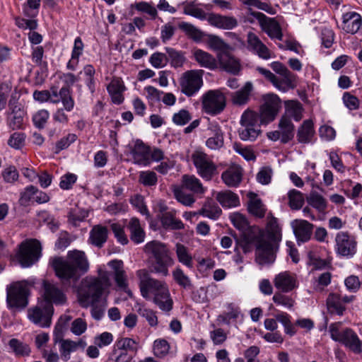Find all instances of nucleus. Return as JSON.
<instances>
[{
    "label": "nucleus",
    "mask_w": 362,
    "mask_h": 362,
    "mask_svg": "<svg viewBox=\"0 0 362 362\" xmlns=\"http://www.w3.org/2000/svg\"><path fill=\"white\" fill-rule=\"evenodd\" d=\"M199 214L211 219L216 220L221 216V209L217 204L207 202L204 204L200 210Z\"/></svg>",
    "instance_id": "nucleus-48"
},
{
    "label": "nucleus",
    "mask_w": 362,
    "mask_h": 362,
    "mask_svg": "<svg viewBox=\"0 0 362 362\" xmlns=\"http://www.w3.org/2000/svg\"><path fill=\"white\" fill-rule=\"evenodd\" d=\"M217 63L221 69L234 75L239 73L240 70V61L228 52H220L217 55Z\"/></svg>",
    "instance_id": "nucleus-21"
},
{
    "label": "nucleus",
    "mask_w": 362,
    "mask_h": 362,
    "mask_svg": "<svg viewBox=\"0 0 362 362\" xmlns=\"http://www.w3.org/2000/svg\"><path fill=\"white\" fill-rule=\"evenodd\" d=\"M362 25V18L359 13L350 11L343 14L341 28L349 34L356 33Z\"/></svg>",
    "instance_id": "nucleus-23"
},
{
    "label": "nucleus",
    "mask_w": 362,
    "mask_h": 362,
    "mask_svg": "<svg viewBox=\"0 0 362 362\" xmlns=\"http://www.w3.org/2000/svg\"><path fill=\"white\" fill-rule=\"evenodd\" d=\"M204 71L194 69L184 72L180 78L181 92L187 97L197 94L203 86Z\"/></svg>",
    "instance_id": "nucleus-9"
},
{
    "label": "nucleus",
    "mask_w": 362,
    "mask_h": 362,
    "mask_svg": "<svg viewBox=\"0 0 362 362\" xmlns=\"http://www.w3.org/2000/svg\"><path fill=\"white\" fill-rule=\"evenodd\" d=\"M110 286V274L107 271L100 269L97 277L87 276L82 281L78 293L80 305L83 308L92 306L91 315L95 320L103 317V310L98 307V303Z\"/></svg>",
    "instance_id": "nucleus-2"
},
{
    "label": "nucleus",
    "mask_w": 362,
    "mask_h": 362,
    "mask_svg": "<svg viewBox=\"0 0 362 362\" xmlns=\"http://www.w3.org/2000/svg\"><path fill=\"white\" fill-rule=\"evenodd\" d=\"M250 14L258 20L262 30L267 34L271 39L281 40L283 34L279 23L274 18H269L260 12L249 9Z\"/></svg>",
    "instance_id": "nucleus-15"
},
{
    "label": "nucleus",
    "mask_w": 362,
    "mask_h": 362,
    "mask_svg": "<svg viewBox=\"0 0 362 362\" xmlns=\"http://www.w3.org/2000/svg\"><path fill=\"white\" fill-rule=\"evenodd\" d=\"M279 129L281 135V143L287 144L293 139L295 126L287 116H281L279 122Z\"/></svg>",
    "instance_id": "nucleus-34"
},
{
    "label": "nucleus",
    "mask_w": 362,
    "mask_h": 362,
    "mask_svg": "<svg viewBox=\"0 0 362 362\" xmlns=\"http://www.w3.org/2000/svg\"><path fill=\"white\" fill-rule=\"evenodd\" d=\"M242 169L239 167H232L224 171L221 178L228 187H236L242 180Z\"/></svg>",
    "instance_id": "nucleus-36"
},
{
    "label": "nucleus",
    "mask_w": 362,
    "mask_h": 362,
    "mask_svg": "<svg viewBox=\"0 0 362 362\" xmlns=\"http://www.w3.org/2000/svg\"><path fill=\"white\" fill-rule=\"evenodd\" d=\"M240 122L238 133L241 140L254 141L261 134V124L258 113L256 112L249 109L245 110L241 116Z\"/></svg>",
    "instance_id": "nucleus-6"
},
{
    "label": "nucleus",
    "mask_w": 362,
    "mask_h": 362,
    "mask_svg": "<svg viewBox=\"0 0 362 362\" xmlns=\"http://www.w3.org/2000/svg\"><path fill=\"white\" fill-rule=\"evenodd\" d=\"M88 216V211L82 209H71L68 214L69 221L73 225L76 226L79 222L85 220Z\"/></svg>",
    "instance_id": "nucleus-57"
},
{
    "label": "nucleus",
    "mask_w": 362,
    "mask_h": 362,
    "mask_svg": "<svg viewBox=\"0 0 362 362\" xmlns=\"http://www.w3.org/2000/svg\"><path fill=\"white\" fill-rule=\"evenodd\" d=\"M191 160L197 172L205 180H210L216 173V165L209 156L202 151H195L191 155Z\"/></svg>",
    "instance_id": "nucleus-12"
},
{
    "label": "nucleus",
    "mask_w": 362,
    "mask_h": 362,
    "mask_svg": "<svg viewBox=\"0 0 362 362\" xmlns=\"http://www.w3.org/2000/svg\"><path fill=\"white\" fill-rule=\"evenodd\" d=\"M202 106L205 112L216 115L221 113L226 107V98L219 90H211L202 97Z\"/></svg>",
    "instance_id": "nucleus-13"
},
{
    "label": "nucleus",
    "mask_w": 362,
    "mask_h": 362,
    "mask_svg": "<svg viewBox=\"0 0 362 362\" xmlns=\"http://www.w3.org/2000/svg\"><path fill=\"white\" fill-rule=\"evenodd\" d=\"M60 101L62 102L64 110L71 111L74 107V100L71 95V88L68 86H63L59 92Z\"/></svg>",
    "instance_id": "nucleus-50"
},
{
    "label": "nucleus",
    "mask_w": 362,
    "mask_h": 362,
    "mask_svg": "<svg viewBox=\"0 0 362 362\" xmlns=\"http://www.w3.org/2000/svg\"><path fill=\"white\" fill-rule=\"evenodd\" d=\"M25 112L18 100L12 97L8 102L7 122L12 129H21L23 124Z\"/></svg>",
    "instance_id": "nucleus-17"
},
{
    "label": "nucleus",
    "mask_w": 362,
    "mask_h": 362,
    "mask_svg": "<svg viewBox=\"0 0 362 362\" xmlns=\"http://www.w3.org/2000/svg\"><path fill=\"white\" fill-rule=\"evenodd\" d=\"M54 309L48 301H40L28 311L29 320L40 327H49L52 323Z\"/></svg>",
    "instance_id": "nucleus-10"
},
{
    "label": "nucleus",
    "mask_w": 362,
    "mask_h": 362,
    "mask_svg": "<svg viewBox=\"0 0 362 362\" xmlns=\"http://www.w3.org/2000/svg\"><path fill=\"white\" fill-rule=\"evenodd\" d=\"M292 227L298 242L305 243L310 239L313 228L312 223L305 220H295Z\"/></svg>",
    "instance_id": "nucleus-26"
},
{
    "label": "nucleus",
    "mask_w": 362,
    "mask_h": 362,
    "mask_svg": "<svg viewBox=\"0 0 362 362\" xmlns=\"http://www.w3.org/2000/svg\"><path fill=\"white\" fill-rule=\"evenodd\" d=\"M168 54V59L170 61V64L175 68L180 67L185 62V57L182 52L175 50L171 47L165 48Z\"/></svg>",
    "instance_id": "nucleus-52"
},
{
    "label": "nucleus",
    "mask_w": 362,
    "mask_h": 362,
    "mask_svg": "<svg viewBox=\"0 0 362 362\" xmlns=\"http://www.w3.org/2000/svg\"><path fill=\"white\" fill-rule=\"evenodd\" d=\"M130 153L134 163L144 166L150 164V147L141 140L137 139L130 147Z\"/></svg>",
    "instance_id": "nucleus-19"
},
{
    "label": "nucleus",
    "mask_w": 362,
    "mask_h": 362,
    "mask_svg": "<svg viewBox=\"0 0 362 362\" xmlns=\"http://www.w3.org/2000/svg\"><path fill=\"white\" fill-rule=\"evenodd\" d=\"M45 299L42 301H48L50 304H63L66 301L64 293L54 284L47 281L43 283Z\"/></svg>",
    "instance_id": "nucleus-25"
},
{
    "label": "nucleus",
    "mask_w": 362,
    "mask_h": 362,
    "mask_svg": "<svg viewBox=\"0 0 362 362\" xmlns=\"http://www.w3.org/2000/svg\"><path fill=\"white\" fill-rule=\"evenodd\" d=\"M209 137L206 145L211 150H218L223 146V134L221 127L216 124H210L208 128Z\"/></svg>",
    "instance_id": "nucleus-28"
},
{
    "label": "nucleus",
    "mask_w": 362,
    "mask_h": 362,
    "mask_svg": "<svg viewBox=\"0 0 362 362\" xmlns=\"http://www.w3.org/2000/svg\"><path fill=\"white\" fill-rule=\"evenodd\" d=\"M303 107L300 103L296 100H291L286 103L285 113L282 116H287L288 118H293L296 122L300 121L303 117Z\"/></svg>",
    "instance_id": "nucleus-42"
},
{
    "label": "nucleus",
    "mask_w": 362,
    "mask_h": 362,
    "mask_svg": "<svg viewBox=\"0 0 362 362\" xmlns=\"http://www.w3.org/2000/svg\"><path fill=\"white\" fill-rule=\"evenodd\" d=\"M127 229L129 231L130 239L134 243L139 244L144 241L146 233L139 218H132L127 225Z\"/></svg>",
    "instance_id": "nucleus-33"
},
{
    "label": "nucleus",
    "mask_w": 362,
    "mask_h": 362,
    "mask_svg": "<svg viewBox=\"0 0 362 362\" xmlns=\"http://www.w3.org/2000/svg\"><path fill=\"white\" fill-rule=\"evenodd\" d=\"M272 300L276 305L288 309H291L295 303V300L291 297L281 293H276L273 296Z\"/></svg>",
    "instance_id": "nucleus-58"
},
{
    "label": "nucleus",
    "mask_w": 362,
    "mask_h": 362,
    "mask_svg": "<svg viewBox=\"0 0 362 362\" xmlns=\"http://www.w3.org/2000/svg\"><path fill=\"white\" fill-rule=\"evenodd\" d=\"M7 303L10 308L23 309L28 305V284L25 281L13 282L6 288Z\"/></svg>",
    "instance_id": "nucleus-7"
},
{
    "label": "nucleus",
    "mask_w": 362,
    "mask_h": 362,
    "mask_svg": "<svg viewBox=\"0 0 362 362\" xmlns=\"http://www.w3.org/2000/svg\"><path fill=\"white\" fill-rule=\"evenodd\" d=\"M160 221L162 226L166 229L180 230L184 228L182 221L175 218L174 211L163 213Z\"/></svg>",
    "instance_id": "nucleus-41"
},
{
    "label": "nucleus",
    "mask_w": 362,
    "mask_h": 362,
    "mask_svg": "<svg viewBox=\"0 0 362 362\" xmlns=\"http://www.w3.org/2000/svg\"><path fill=\"white\" fill-rule=\"evenodd\" d=\"M339 343L344 344L355 354H358L362 352V341L351 328H345L343 337Z\"/></svg>",
    "instance_id": "nucleus-27"
},
{
    "label": "nucleus",
    "mask_w": 362,
    "mask_h": 362,
    "mask_svg": "<svg viewBox=\"0 0 362 362\" xmlns=\"http://www.w3.org/2000/svg\"><path fill=\"white\" fill-rule=\"evenodd\" d=\"M195 61L202 67L214 70L218 68L217 60L209 52L200 49H195L192 52Z\"/></svg>",
    "instance_id": "nucleus-32"
},
{
    "label": "nucleus",
    "mask_w": 362,
    "mask_h": 362,
    "mask_svg": "<svg viewBox=\"0 0 362 362\" xmlns=\"http://www.w3.org/2000/svg\"><path fill=\"white\" fill-rule=\"evenodd\" d=\"M216 198L220 204L225 208L235 207L240 205L238 196L230 190L218 192Z\"/></svg>",
    "instance_id": "nucleus-38"
},
{
    "label": "nucleus",
    "mask_w": 362,
    "mask_h": 362,
    "mask_svg": "<svg viewBox=\"0 0 362 362\" xmlns=\"http://www.w3.org/2000/svg\"><path fill=\"white\" fill-rule=\"evenodd\" d=\"M139 182L146 187L155 186L158 182L157 175L153 171H141L139 175Z\"/></svg>",
    "instance_id": "nucleus-56"
},
{
    "label": "nucleus",
    "mask_w": 362,
    "mask_h": 362,
    "mask_svg": "<svg viewBox=\"0 0 362 362\" xmlns=\"http://www.w3.org/2000/svg\"><path fill=\"white\" fill-rule=\"evenodd\" d=\"M355 299L354 296L343 295L341 293H329L326 305L329 313L331 314H337L343 315L346 310V305L351 303Z\"/></svg>",
    "instance_id": "nucleus-16"
},
{
    "label": "nucleus",
    "mask_w": 362,
    "mask_h": 362,
    "mask_svg": "<svg viewBox=\"0 0 362 362\" xmlns=\"http://www.w3.org/2000/svg\"><path fill=\"white\" fill-rule=\"evenodd\" d=\"M248 210L250 214L258 218L264 216L266 209L262 201L257 198H252L248 204Z\"/></svg>",
    "instance_id": "nucleus-53"
},
{
    "label": "nucleus",
    "mask_w": 362,
    "mask_h": 362,
    "mask_svg": "<svg viewBox=\"0 0 362 362\" xmlns=\"http://www.w3.org/2000/svg\"><path fill=\"white\" fill-rule=\"evenodd\" d=\"M83 50V43L80 37H77L74 40V47L71 52V59L68 62L66 67L69 70L74 71L78 66L79 57L82 54Z\"/></svg>",
    "instance_id": "nucleus-43"
},
{
    "label": "nucleus",
    "mask_w": 362,
    "mask_h": 362,
    "mask_svg": "<svg viewBox=\"0 0 362 362\" xmlns=\"http://www.w3.org/2000/svg\"><path fill=\"white\" fill-rule=\"evenodd\" d=\"M248 241L256 245V262L260 265L269 264L274 262L275 252L281 240V228L275 218H271L267 226V234L259 228H254L247 235Z\"/></svg>",
    "instance_id": "nucleus-1"
},
{
    "label": "nucleus",
    "mask_w": 362,
    "mask_h": 362,
    "mask_svg": "<svg viewBox=\"0 0 362 362\" xmlns=\"http://www.w3.org/2000/svg\"><path fill=\"white\" fill-rule=\"evenodd\" d=\"M172 276L174 281L181 287L184 288H190L192 287V282L189 277L186 275L183 270L177 267L173 272Z\"/></svg>",
    "instance_id": "nucleus-49"
},
{
    "label": "nucleus",
    "mask_w": 362,
    "mask_h": 362,
    "mask_svg": "<svg viewBox=\"0 0 362 362\" xmlns=\"http://www.w3.org/2000/svg\"><path fill=\"white\" fill-rule=\"evenodd\" d=\"M175 252L178 261L187 267L192 269L193 267L192 257L188 252L187 248L180 244L177 243L175 246Z\"/></svg>",
    "instance_id": "nucleus-45"
},
{
    "label": "nucleus",
    "mask_w": 362,
    "mask_h": 362,
    "mask_svg": "<svg viewBox=\"0 0 362 362\" xmlns=\"http://www.w3.org/2000/svg\"><path fill=\"white\" fill-rule=\"evenodd\" d=\"M272 69L277 74L286 78L288 83H291V76H295L286 66L279 62H274L271 64Z\"/></svg>",
    "instance_id": "nucleus-63"
},
{
    "label": "nucleus",
    "mask_w": 362,
    "mask_h": 362,
    "mask_svg": "<svg viewBox=\"0 0 362 362\" xmlns=\"http://www.w3.org/2000/svg\"><path fill=\"white\" fill-rule=\"evenodd\" d=\"M206 21L210 25L222 30H233L238 25V20L234 16L215 13H209Z\"/></svg>",
    "instance_id": "nucleus-20"
},
{
    "label": "nucleus",
    "mask_w": 362,
    "mask_h": 362,
    "mask_svg": "<svg viewBox=\"0 0 362 362\" xmlns=\"http://www.w3.org/2000/svg\"><path fill=\"white\" fill-rule=\"evenodd\" d=\"M144 252L148 256L150 272L162 276H168L169 267L173 265L174 260L170 257L166 245L153 240L146 244Z\"/></svg>",
    "instance_id": "nucleus-5"
},
{
    "label": "nucleus",
    "mask_w": 362,
    "mask_h": 362,
    "mask_svg": "<svg viewBox=\"0 0 362 362\" xmlns=\"http://www.w3.org/2000/svg\"><path fill=\"white\" fill-rule=\"evenodd\" d=\"M107 91L111 96L112 101L115 104H121L124 100L123 92L125 86L121 78H113L107 87Z\"/></svg>",
    "instance_id": "nucleus-31"
},
{
    "label": "nucleus",
    "mask_w": 362,
    "mask_h": 362,
    "mask_svg": "<svg viewBox=\"0 0 362 362\" xmlns=\"http://www.w3.org/2000/svg\"><path fill=\"white\" fill-rule=\"evenodd\" d=\"M49 117V113L47 110H40L33 115V121L36 127L38 129H42L47 123Z\"/></svg>",
    "instance_id": "nucleus-64"
},
{
    "label": "nucleus",
    "mask_w": 362,
    "mask_h": 362,
    "mask_svg": "<svg viewBox=\"0 0 362 362\" xmlns=\"http://www.w3.org/2000/svg\"><path fill=\"white\" fill-rule=\"evenodd\" d=\"M183 13L185 15L193 16L199 20H206L209 13L199 8V4L196 1H185L182 3Z\"/></svg>",
    "instance_id": "nucleus-39"
},
{
    "label": "nucleus",
    "mask_w": 362,
    "mask_h": 362,
    "mask_svg": "<svg viewBox=\"0 0 362 362\" xmlns=\"http://www.w3.org/2000/svg\"><path fill=\"white\" fill-rule=\"evenodd\" d=\"M8 345L18 356H28L30 352L29 346L17 339H11L8 342Z\"/></svg>",
    "instance_id": "nucleus-51"
},
{
    "label": "nucleus",
    "mask_w": 362,
    "mask_h": 362,
    "mask_svg": "<svg viewBox=\"0 0 362 362\" xmlns=\"http://www.w3.org/2000/svg\"><path fill=\"white\" fill-rule=\"evenodd\" d=\"M181 187L191 191L193 194H203L205 191L200 180L194 175H183Z\"/></svg>",
    "instance_id": "nucleus-40"
},
{
    "label": "nucleus",
    "mask_w": 362,
    "mask_h": 362,
    "mask_svg": "<svg viewBox=\"0 0 362 362\" xmlns=\"http://www.w3.org/2000/svg\"><path fill=\"white\" fill-rule=\"evenodd\" d=\"M174 195L176 199L182 204L191 206L195 202V198L192 193H188L185 188L182 187L174 189Z\"/></svg>",
    "instance_id": "nucleus-47"
},
{
    "label": "nucleus",
    "mask_w": 362,
    "mask_h": 362,
    "mask_svg": "<svg viewBox=\"0 0 362 362\" xmlns=\"http://www.w3.org/2000/svg\"><path fill=\"white\" fill-rule=\"evenodd\" d=\"M274 284L277 289L287 293L298 286V281L296 274L290 272H283L275 276Z\"/></svg>",
    "instance_id": "nucleus-22"
},
{
    "label": "nucleus",
    "mask_w": 362,
    "mask_h": 362,
    "mask_svg": "<svg viewBox=\"0 0 362 362\" xmlns=\"http://www.w3.org/2000/svg\"><path fill=\"white\" fill-rule=\"evenodd\" d=\"M308 202L319 212H324L327 206L326 199L317 192H312L308 198Z\"/></svg>",
    "instance_id": "nucleus-54"
},
{
    "label": "nucleus",
    "mask_w": 362,
    "mask_h": 362,
    "mask_svg": "<svg viewBox=\"0 0 362 362\" xmlns=\"http://www.w3.org/2000/svg\"><path fill=\"white\" fill-rule=\"evenodd\" d=\"M228 311L220 315L219 318L223 323L229 325L231 320H235L238 318L240 310L231 303L228 305Z\"/></svg>",
    "instance_id": "nucleus-60"
},
{
    "label": "nucleus",
    "mask_w": 362,
    "mask_h": 362,
    "mask_svg": "<svg viewBox=\"0 0 362 362\" xmlns=\"http://www.w3.org/2000/svg\"><path fill=\"white\" fill-rule=\"evenodd\" d=\"M192 119L191 114L187 110L182 109L173 116V122L179 126H184Z\"/></svg>",
    "instance_id": "nucleus-62"
},
{
    "label": "nucleus",
    "mask_w": 362,
    "mask_h": 362,
    "mask_svg": "<svg viewBox=\"0 0 362 362\" xmlns=\"http://www.w3.org/2000/svg\"><path fill=\"white\" fill-rule=\"evenodd\" d=\"M108 229L102 225L94 226L90 231L88 241L97 247H102L107 242Z\"/></svg>",
    "instance_id": "nucleus-30"
},
{
    "label": "nucleus",
    "mask_w": 362,
    "mask_h": 362,
    "mask_svg": "<svg viewBox=\"0 0 362 362\" xmlns=\"http://www.w3.org/2000/svg\"><path fill=\"white\" fill-rule=\"evenodd\" d=\"M41 250V244L37 240L23 242L19 247L16 259L23 267H29L38 261Z\"/></svg>",
    "instance_id": "nucleus-8"
},
{
    "label": "nucleus",
    "mask_w": 362,
    "mask_h": 362,
    "mask_svg": "<svg viewBox=\"0 0 362 362\" xmlns=\"http://www.w3.org/2000/svg\"><path fill=\"white\" fill-rule=\"evenodd\" d=\"M335 243L336 252L340 256L350 258L356 252L357 243L347 232H339L335 237Z\"/></svg>",
    "instance_id": "nucleus-14"
},
{
    "label": "nucleus",
    "mask_w": 362,
    "mask_h": 362,
    "mask_svg": "<svg viewBox=\"0 0 362 362\" xmlns=\"http://www.w3.org/2000/svg\"><path fill=\"white\" fill-rule=\"evenodd\" d=\"M179 28L183 31L188 37L196 42L201 41L204 37V33L194 25L187 22H181Z\"/></svg>",
    "instance_id": "nucleus-44"
},
{
    "label": "nucleus",
    "mask_w": 362,
    "mask_h": 362,
    "mask_svg": "<svg viewBox=\"0 0 362 362\" xmlns=\"http://www.w3.org/2000/svg\"><path fill=\"white\" fill-rule=\"evenodd\" d=\"M130 202L132 206L142 215L148 218L150 216L148 210L144 204V197L141 195L136 194L131 198Z\"/></svg>",
    "instance_id": "nucleus-61"
},
{
    "label": "nucleus",
    "mask_w": 362,
    "mask_h": 362,
    "mask_svg": "<svg viewBox=\"0 0 362 362\" xmlns=\"http://www.w3.org/2000/svg\"><path fill=\"white\" fill-rule=\"evenodd\" d=\"M50 264L56 275L63 281H76L81 276L88 271L89 263L84 252L69 251L66 259L54 257L50 259Z\"/></svg>",
    "instance_id": "nucleus-4"
},
{
    "label": "nucleus",
    "mask_w": 362,
    "mask_h": 362,
    "mask_svg": "<svg viewBox=\"0 0 362 362\" xmlns=\"http://www.w3.org/2000/svg\"><path fill=\"white\" fill-rule=\"evenodd\" d=\"M229 218L234 227L242 232L243 239L245 243L243 247L244 250H246V247L247 245L254 243V242L247 240V235L250 233L252 229L256 227L250 226L246 217L240 213H233L230 215Z\"/></svg>",
    "instance_id": "nucleus-24"
},
{
    "label": "nucleus",
    "mask_w": 362,
    "mask_h": 362,
    "mask_svg": "<svg viewBox=\"0 0 362 362\" xmlns=\"http://www.w3.org/2000/svg\"><path fill=\"white\" fill-rule=\"evenodd\" d=\"M275 317L277 322H279L283 325L284 327V332L286 334H288L291 337L296 334L297 329L295 325L292 324L291 322V317L288 313L280 312L275 315Z\"/></svg>",
    "instance_id": "nucleus-46"
},
{
    "label": "nucleus",
    "mask_w": 362,
    "mask_h": 362,
    "mask_svg": "<svg viewBox=\"0 0 362 362\" xmlns=\"http://www.w3.org/2000/svg\"><path fill=\"white\" fill-rule=\"evenodd\" d=\"M118 350L126 352H135L137 349L136 342L131 338H122L117 341Z\"/></svg>",
    "instance_id": "nucleus-59"
},
{
    "label": "nucleus",
    "mask_w": 362,
    "mask_h": 362,
    "mask_svg": "<svg viewBox=\"0 0 362 362\" xmlns=\"http://www.w3.org/2000/svg\"><path fill=\"white\" fill-rule=\"evenodd\" d=\"M139 280V288L143 298L152 300L158 308L168 312L172 310L173 301L168 286L164 281L153 278L145 269L136 272Z\"/></svg>",
    "instance_id": "nucleus-3"
},
{
    "label": "nucleus",
    "mask_w": 362,
    "mask_h": 362,
    "mask_svg": "<svg viewBox=\"0 0 362 362\" xmlns=\"http://www.w3.org/2000/svg\"><path fill=\"white\" fill-rule=\"evenodd\" d=\"M252 89L253 86L252 83L247 82L240 90L232 93V103L238 106H243L246 105L250 101Z\"/></svg>",
    "instance_id": "nucleus-35"
},
{
    "label": "nucleus",
    "mask_w": 362,
    "mask_h": 362,
    "mask_svg": "<svg viewBox=\"0 0 362 362\" xmlns=\"http://www.w3.org/2000/svg\"><path fill=\"white\" fill-rule=\"evenodd\" d=\"M247 49L257 54L259 58L267 60L272 57V52L259 37L254 33L249 32L247 35Z\"/></svg>",
    "instance_id": "nucleus-18"
},
{
    "label": "nucleus",
    "mask_w": 362,
    "mask_h": 362,
    "mask_svg": "<svg viewBox=\"0 0 362 362\" xmlns=\"http://www.w3.org/2000/svg\"><path fill=\"white\" fill-rule=\"evenodd\" d=\"M59 343V352L61 358L64 361L70 359V354L76 351L78 348L84 349L86 343L83 339H79L77 341L71 339H60Z\"/></svg>",
    "instance_id": "nucleus-29"
},
{
    "label": "nucleus",
    "mask_w": 362,
    "mask_h": 362,
    "mask_svg": "<svg viewBox=\"0 0 362 362\" xmlns=\"http://www.w3.org/2000/svg\"><path fill=\"white\" fill-rule=\"evenodd\" d=\"M289 206L292 209L298 210L300 209L304 204V197L303 194L296 190L291 189L288 194Z\"/></svg>",
    "instance_id": "nucleus-55"
},
{
    "label": "nucleus",
    "mask_w": 362,
    "mask_h": 362,
    "mask_svg": "<svg viewBox=\"0 0 362 362\" xmlns=\"http://www.w3.org/2000/svg\"><path fill=\"white\" fill-rule=\"evenodd\" d=\"M314 134L315 130L313 122L310 119H307L305 120L298 127L297 132V139L299 143L308 144L311 141Z\"/></svg>",
    "instance_id": "nucleus-37"
},
{
    "label": "nucleus",
    "mask_w": 362,
    "mask_h": 362,
    "mask_svg": "<svg viewBox=\"0 0 362 362\" xmlns=\"http://www.w3.org/2000/svg\"><path fill=\"white\" fill-rule=\"evenodd\" d=\"M281 108V101L275 94L264 96V103L260 106L259 121L262 124H267L274 121Z\"/></svg>",
    "instance_id": "nucleus-11"
}]
</instances>
